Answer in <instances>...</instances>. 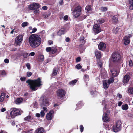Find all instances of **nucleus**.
Returning <instances> with one entry per match:
<instances>
[{
    "mask_svg": "<svg viewBox=\"0 0 133 133\" xmlns=\"http://www.w3.org/2000/svg\"><path fill=\"white\" fill-rule=\"evenodd\" d=\"M41 39L40 36L35 34L31 35L29 38V43L30 46L36 48L41 44Z\"/></svg>",
    "mask_w": 133,
    "mask_h": 133,
    "instance_id": "1",
    "label": "nucleus"
},
{
    "mask_svg": "<svg viewBox=\"0 0 133 133\" xmlns=\"http://www.w3.org/2000/svg\"><path fill=\"white\" fill-rule=\"evenodd\" d=\"M41 79L39 77L37 79H29L26 82L28 84L30 88L32 91H35L37 90L38 88L42 85Z\"/></svg>",
    "mask_w": 133,
    "mask_h": 133,
    "instance_id": "2",
    "label": "nucleus"
},
{
    "mask_svg": "<svg viewBox=\"0 0 133 133\" xmlns=\"http://www.w3.org/2000/svg\"><path fill=\"white\" fill-rule=\"evenodd\" d=\"M10 115L12 118H14L16 116L21 115L23 113L22 110L19 109L11 108L10 110Z\"/></svg>",
    "mask_w": 133,
    "mask_h": 133,
    "instance_id": "3",
    "label": "nucleus"
},
{
    "mask_svg": "<svg viewBox=\"0 0 133 133\" xmlns=\"http://www.w3.org/2000/svg\"><path fill=\"white\" fill-rule=\"evenodd\" d=\"M111 58L113 62L118 63L120 60L121 55L120 54L117 52H114L111 55Z\"/></svg>",
    "mask_w": 133,
    "mask_h": 133,
    "instance_id": "4",
    "label": "nucleus"
},
{
    "mask_svg": "<svg viewBox=\"0 0 133 133\" xmlns=\"http://www.w3.org/2000/svg\"><path fill=\"white\" fill-rule=\"evenodd\" d=\"M122 123L121 121L119 120L116 122L115 125L112 127L113 131L115 132H117L120 131L121 129Z\"/></svg>",
    "mask_w": 133,
    "mask_h": 133,
    "instance_id": "5",
    "label": "nucleus"
},
{
    "mask_svg": "<svg viewBox=\"0 0 133 133\" xmlns=\"http://www.w3.org/2000/svg\"><path fill=\"white\" fill-rule=\"evenodd\" d=\"M82 8L80 6H78L76 7L73 11V16L76 18H78L81 15Z\"/></svg>",
    "mask_w": 133,
    "mask_h": 133,
    "instance_id": "6",
    "label": "nucleus"
},
{
    "mask_svg": "<svg viewBox=\"0 0 133 133\" xmlns=\"http://www.w3.org/2000/svg\"><path fill=\"white\" fill-rule=\"evenodd\" d=\"M56 92L57 96L60 98H62L64 97L66 94L65 90L62 89L57 90Z\"/></svg>",
    "mask_w": 133,
    "mask_h": 133,
    "instance_id": "7",
    "label": "nucleus"
},
{
    "mask_svg": "<svg viewBox=\"0 0 133 133\" xmlns=\"http://www.w3.org/2000/svg\"><path fill=\"white\" fill-rule=\"evenodd\" d=\"M93 29L95 35L98 34L101 31L100 25L97 24L94 25Z\"/></svg>",
    "mask_w": 133,
    "mask_h": 133,
    "instance_id": "8",
    "label": "nucleus"
},
{
    "mask_svg": "<svg viewBox=\"0 0 133 133\" xmlns=\"http://www.w3.org/2000/svg\"><path fill=\"white\" fill-rule=\"evenodd\" d=\"M40 5L38 3H33L30 4L28 6L29 9L31 10L38 9L40 8Z\"/></svg>",
    "mask_w": 133,
    "mask_h": 133,
    "instance_id": "9",
    "label": "nucleus"
},
{
    "mask_svg": "<svg viewBox=\"0 0 133 133\" xmlns=\"http://www.w3.org/2000/svg\"><path fill=\"white\" fill-rule=\"evenodd\" d=\"M23 36L22 35H19L16 37L15 43L16 45H19L20 44L23 40Z\"/></svg>",
    "mask_w": 133,
    "mask_h": 133,
    "instance_id": "10",
    "label": "nucleus"
},
{
    "mask_svg": "<svg viewBox=\"0 0 133 133\" xmlns=\"http://www.w3.org/2000/svg\"><path fill=\"white\" fill-rule=\"evenodd\" d=\"M101 77L103 79H105L107 78V72L105 69L100 70Z\"/></svg>",
    "mask_w": 133,
    "mask_h": 133,
    "instance_id": "11",
    "label": "nucleus"
},
{
    "mask_svg": "<svg viewBox=\"0 0 133 133\" xmlns=\"http://www.w3.org/2000/svg\"><path fill=\"white\" fill-rule=\"evenodd\" d=\"M130 76L129 75L126 74L123 77L122 82L124 84L126 85L128 84L130 80Z\"/></svg>",
    "mask_w": 133,
    "mask_h": 133,
    "instance_id": "12",
    "label": "nucleus"
},
{
    "mask_svg": "<svg viewBox=\"0 0 133 133\" xmlns=\"http://www.w3.org/2000/svg\"><path fill=\"white\" fill-rule=\"evenodd\" d=\"M106 47V44L103 42H100L98 46V48L99 50L104 51Z\"/></svg>",
    "mask_w": 133,
    "mask_h": 133,
    "instance_id": "13",
    "label": "nucleus"
},
{
    "mask_svg": "<svg viewBox=\"0 0 133 133\" xmlns=\"http://www.w3.org/2000/svg\"><path fill=\"white\" fill-rule=\"evenodd\" d=\"M54 111L53 110H51L46 115V118L48 120H51L52 118V114H54Z\"/></svg>",
    "mask_w": 133,
    "mask_h": 133,
    "instance_id": "14",
    "label": "nucleus"
},
{
    "mask_svg": "<svg viewBox=\"0 0 133 133\" xmlns=\"http://www.w3.org/2000/svg\"><path fill=\"white\" fill-rule=\"evenodd\" d=\"M101 53V51L96 50L95 51V54L96 58L97 59H100L102 57Z\"/></svg>",
    "mask_w": 133,
    "mask_h": 133,
    "instance_id": "15",
    "label": "nucleus"
},
{
    "mask_svg": "<svg viewBox=\"0 0 133 133\" xmlns=\"http://www.w3.org/2000/svg\"><path fill=\"white\" fill-rule=\"evenodd\" d=\"M66 30L64 28H61L57 33V35L59 36H61L64 34L65 33Z\"/></svg>",
    "mask_w": 133,
    "mask_h": 133,
    "instance_id": "16",
    "label": "nucleus"
},
{
    "mask_svg": "<svg viewBox=\"0 0 133 133\" xmlns=\"http://www.w3.org/2000/svg\"><path fill=\"white\" fill-rule=\"evenodd\" d=\"M110 71L112 74V77H115L117 76L119 74V71H117L116 70H111Z\"/></svg>",
    "mask_w": 133,
    "mask_h": 133,
    "instance_id": "17",
    "label": "nucleus"
},
{
    "mask_svg": "<svg viewBox=\"0 0 133 133\" xmlns=\"http://www.w3.org/2000/svg\"><path fill=\"white\" fill-rule=\"evenodd\" d=\"M109 85L108 84L107 80H104L103 81V87L105 90L107 89L109 87Z\"/></svg>",
    "mask_w": 133,
    "mask_h": 133,
    "instance_id": "18",
    "label": "nucleus"
},
{
    "mask_svg": "<svg viewBox=\"0 0 133 133\" xmlns=\"http://www.w3.org/2000/svg\"><path fill=\"white\" fill-rule=\"evenodd\" d=\"M116 15H114L111 18V21L113 24L117 23L118 21V18L116 17Z\"/></svg>",
    "mask_w": 133,
    "mask_h": 133,
    "instance_id": "19",
    "label": "nucleus"
},
{
    "mask_svg": "<svg viewBox=\"0 0 133 133\" xmlns=\"http://www.w3.org/2000/svg\"><path fill=\"white\" fill-rule=\"evenodd\" d=\"M44 130L42 127L37 128L35 130V133H44Z\"/></svg>",
    "mask_w": 133,
    "mask_h": 133,
    "instance_id": "20",
    "label": "nucleus"
},
{
    "mask_svg": "<svg viewBox=\"0 0 133 133\" xmlns=\"http://www.w3.org/2000/svg\"><path fill=\"white\" fill-rule=\"evenodd\" d=\"M84 39L85 38L84 36H83L81 37L80 39V42L82 44L79 45V47H81L84 45L85 42V41L84 40Z\"/></svg>",
    "mask_w": 133,
    "mask_h": 133,
    "instance_id": "21",
    "label": "nucleus"
},
{
    "mask_svg": "<svg viewBox=\"0 0 133 133\" xmlns=\"http://www.w3.org/2000/svg\"><path fill=\"white\" fill-rule=\"evenodd\" d=\"M103 119L104 122H107L109 121V118L106 112L104 113L103 115Z\"/></svg>",
    "mask_w": 133,
    "mask_h": 133,
    "instance_id": "22",
    "label": "nucleus"
},
{
    "mask_svg": "<svg viewBox=\"0 0 133 133\" xmlns=\"http://www.w3.org/2000/svg\"><path fill=\"white\" fill-rule=\"evenodd\" d=\"M23 99L22 98L20 97L17 98L15 101V103L17 104H19L22 102Z\"/></svg>",
    "mask_w": 133,
    "mask_h": 133,
    "instance_id": "23",
    "label": "nucleus"
},
{
    "mask_svg": "<svg viewBox=\"0 0 133 133\" xmlns=\"http://www.w3.org/2000/svg\"><path fill=\"white\" fill-rule=\"evenodd\" d=\"M129 39L127 37H125L124 39V44L125 45H128L130 43Z\"/></svg>",
    "mask_w": 133,
    "mask_h": 133,
    "instance_id": "24",
    "label": "nucleus"
},
{
    "mask_svg": "<svg viewBox=\"0 0 133 133\" xmlns=\"http://www.w3.org/2000/svg\"><path fill=\"white\" fill-rule=\"evenodd\" d=\"M32 118L30 115H28L25 117L24 119L26 121L30 122L32 119Z\"/></svg>",
    "mask_w": 133,
    "mask_h": 133,
    "instance_id": "25",
    "label": "nucleus"
},
{
    "mask_svg": "<svg viewBox=\"0 0 133 133\" xmlns=\"http://www.w3.org/2000/svg\"><path fill=\"white\" fill-rule=\"evenodd\" d=\"M51 53L52 54H55L57 52V50L55 47H52Z\"/></svg>",
    "mask_w": 133,
    "mask_h": 133,
    "instance_id": "26",
    "label": "nucleus"
},
{
    "mask_svg": "<svg viewBox=\"0 0 133 133\" xmlns=\"http://www.w3.org/2000/svg\"><path fill=\"white\" fill-rule=\"evenodd\" d=\"M58 70V69L57 68L55 67L54 68L52 73L53 75H56L57 74Z\"/></svg>",
    "mask_w": 133,
    "mask_h": 133,
    "instance_id": "27",
    "label": "nucleus"
},
{
    "mask_svg": "<svg viewBox=\"0 0 133 133\" xmlns=\"http://www.w3.org/2000/svg\"><path fill=\"white\" fill-rule=\"evenodd\" d=\"M115 80V79L114 77H111L108 79V80H107L108 82V84H110L111 83H113Z\"/></svg>",
    "mask_w": 133,
    "mask_h": 133,
    "instance_id": "28",
    "label": "nucleus"
},
{
    "mask_svg": "<svg viewBox=\"0 0 133 133\" xmlns=\"http://www.w3.org/2000/svg\"><path fill=\"white\" fill-rule=\"evenodd\" d=\"M77 81V80L75 79L70 82L69 83V84L70 85H74Z\"/></svg>",
    "mask_w": 133,
    "mask_h": 133,
    "instance_id": "29",
    "label": "nucleus"
},
{
    "mask_svg": "<svg viewBox=\"0 0 133 133\" xmlns=\"http://www.w3.org/2000/svg\"><path fill=\"white\" fill-rule=\"evenodd\" d=\"M129 2L130 5L129 8L130 10H133V1H129Z\"/></svg>",
    "mask_w": 133,
    "mask_h": 133,
    "instance_id": "30",
    "label": "nucleus"
},
{
    "mask_svg": "<svg viewBox=\"0 0 133 133\" xmlns=\"http://www.w3.org/2000/svg\"><path fill=\"white\" fill-rule=\"evenodd\" d=\"M79 17V19L80 21H82L84 19L87 17V16L84 15L83 14H81V15Z\"/></svg>",
    "mask_w": 133,
    "mask_h": 133,
    "instance_id": "31",
    "label": "nucleus"
},
{
    "mask_svg": "<svg viewBox=\"0 0 133 133\" xmlns=\"http://www.w3.org/2000/svg\"><path fill=\"white\" fill-rule=\"evenodd\" d=\"M129 107L128 105L127 104H125L122 106V110H127L128 109Z\"/></svg>",
    "mask_w": 133,
    "mask_h": 133,
    "instance_id": "32",
    "label": "nucleus"
},
{
    "mask_svg": "<svg viewBox=\"0 0 133 133\" xmlns=\"http://www.w3.org/2000/svg\"><path fill=\"white\" fill-rule=\"evenodd\" d=\"M85 10L87 11V12L91 11L92 9L91 8V5H87L85 8Z\"/></svg>",
    "mask_w": 133,
    "mask_h": 133,
    "instance_id": "33",
    "label": "nucleus"
},
{
    "mask_svg": "<svg viewBox=\"0 0 133 133\" xmlns=\"http://www.w3.org/2000/svg\"><path fill=\"white\" fill-rule=\"evenodd\" d=\"M98 92L96 90L94 91H90V94L91 95L93 96H94L95 95L96 96L97 95Z\"/></svg>",
    "mask_w": 133,
    "mask_h": 133,
    "instance_id": "34",
    "label": "nucleus"
},
{
    "mask_svg": "<svg viewBox=\"0 0 133 133\" xmlns=\"http://www.w3.org/2000/svg\"><path fill=\"white\" fill-rule=\"evenodd\" d=\"M83 78L85 81H88L89 79V75L86 74L84 75Z\"/></svg>",
    "mask_w": 133,
    "mask_h": 133,
    "instance_id": "35",
    "label": "nucleus"
},
{
    "mask_svg": "<svg viewBox=\"0 0 133 133\" xmlns=\"http://www.w3.org/2000/svg\"><path fill=\"white\" fill-rule=\"evenodd\" d=\"M105 22L104 19L103 18L99 19L97 21V22L99 24H102Z\"/></svg>",
    "mask_w": 133,
    "mask_h": 133,
    "instance_id": "36",
    "label": "nucleus"
},
{
    "mask_svg": "<svg viewBox=\"0 0 133 133\" xmlns=\"http://www.w3.org/2000/svg\"><path fill=\"white\" fill-rule=\"evenodd\" d=\"M102 65L103 64L101 62H99L98 64V66L100 70L104 69L102 67Z\"/></svg>",
    "mask_w": 133,
    "mask_h": 133,
    "instance_id": "37",
    "label": "nucleus"
},
{
    "mask_svg": "<svg viewBox=\"0 0 133 133\" xmlns=\"http://www.w3.org/2000/svg\"><path fill=\"white\" fill-rule=\"evenodd\" d=\"M128 92L130 94H133V88H129L128 90Z\"/></svg>",
    "mask_w": 133,
    "mask_h": 133,
    "instance_id": "38",
    "label": "nucleus"
},
{
    "mask_svg": "<svg viewBox=\"0 0 133 133\" xmlns=\"http://www.w3.org/2000/svg\"><path fill=\"white\" fill-rule=\"evenodd\" d=\"M39 58L41 61H43L44 59V57L43 55H40L39 56Z\"/></svg>",
    "mask_w": 133,
    "mask_h": 133,
    "instance_id": "39",
    "label": "nucleus"
},
{
    "mask_svg": "<svg viewBox=\"0 0 133 133\" xmlns=\"http://www.w3.org/2000/svg\"><path fill=\"white\" fill-rule=\"evenodd\" d=\"M3 94L2 93L1 94L0 97V101L1 102H2L4 100V95H2Z\"/></svg>",
    "mask_w": 133,
    "mask_h": 133,
    "instance_id": "40",
    "label": "nucleus"
},
{
    "mask_svg": "<svg viewBox=\"0 0 133 133\" xmlns=\"http://www.w3.org/2000/svg\"><path fill=\"white\" fill-rule=\"evenodd\" d=\"M75 68L78 69H82V66H81L80 64H78L76 65L75 66Z\"/></svg>",
    "mask_w": 133,
    "mask_h": 133,
    "instance_id": "41",
    "label": "nucleus"
},
{
    "mask_svg": "<svg viewBox=\"0 0 133 133\" xmlns=\"http://www.w3.org/2000/svg\"><path fill=\"white\" fill-rule=\"evenodd\" d=\"M101 10L102 11L104 12L107 10V8L106 7H101Z\"/></svg>",
    "mask_w": 133,
    "mask_h": 133,
    "instance_id": "42",
    "label": "nucleus"
},
{
    "mask_svg": "<svg viewBox=\"0 0 133 133\" xmlns=\"http://www.w3.org/2000/svg\"><path fill=\"white\" fill-rule=\"evenodd\" d=\"M28 23L26 22H23L22 24V27H25L28 25Z\"/></svg>",
    "mask_w": 133,
    "mask_h": 133,
    "instance_id": "43",
    "label": "nucleus"
},
{
    "mask_svg": "<svg viewBox=\"0 0 133 133\" xmlns=\"http://www.w3.org/2000/svg\"><path fill=\"white\" fill-rule=\"evenodd\" d=\"M52 48L51 47H48L46 49V50L47 52H50L51 53Z\"/></svg>",
    "mask_w": 133,
    "mask_h": 133,
    "instance_id": "44",
    "label": "nucleus"
},
{
    "mask_svg": "<svg viewBox=\"0 0 133 133\" xmlns=\"http://www.w3.org/2000/svg\"><path fill=\"white\" fill-rule=\"evenodd\" d=\"M119 29L118 27H116L115 29L113 30V32L115 34L117 33L119 31Z\"/></svg>",
    "mask_w": 133,
    "mask_h": 133,
    "instance_id": "45",
    "label": "nucleus"
},
{
    "mask_svg": "<svg viewBox=\"0 0 133 133\" xmlns=\"http://www.w3.org/2000/svg\"><path fill=\"white\" fill-rule=\"evenodd\" d=\"M83 103L82 101H80L78 102V103L76 104L77 106L78 107H81L83 105Z\"/></svg>",
    "mask_w": 133,
    "mask_h": 133,
    "instance_id": "46",
    "label": "nucleus"
},
{
    "mask_svg": "<svg viewBox=\"0 0 133 133\" xmlns=\"http://www.w3.org/2000/svg\"><path fill=\"white\" fill-rule=\"evenodd\" d=\"M23 56L24 58H27L29 56L28 53H23Z\"/></svg>",
    "mask_w": 133,
    "mask_h": 133,
    "instance_id": "47",
    "label": "nucleus"
},
{
    "mask_svg": "<svg viewBox=\"0 0 133 133\" xmlns=\"http://www.w3.org/2000/svg\"><path fill=\"white\" fill-rule=\"evenodd\" d=\"M6 74V72L4 70H1L0 71V75H4Z\"/></svg>",
    "mask_w": 133,
    "mask_h": 133,
    "instance_id": "48",
    "label": "nucleus"
},
{
    "mask_svg": "<svg viewBox=\"0 0 133 133\" xmlns=\"http://www.w3.org/2000/svg\"><path fill=\"white\" fill-rule=\"evenodd\" d=\"M84 127L82 125H81L80 126V129L81 132H83L84 130Z\"/></svg>",
    "mask_w": 133,
    "mask_h": 133,
    "instance_id": "49",
    "label": "nucleus"
},
{
    "mask_svg": "<svg viewBox=\"0 0 133 133\" xmlns=\"http://www.w3.org/2000/svg\"><path fill=\"white\" fill-rule=\"evenodd\" d=\"M81 60V58L80 57H77L76 59V62H80Z\"/></svg>",
    "mask_w": 133,
    "mask_h": 133,
    "instance_id": "50",
    "label": "nucleus"
},
{
    "mask_svg": "<svg viewBox=\"0 0 133 133\" xmlns=\"http://www.w3.org/2000/svg\"><path fill=\"white\" fill-rule=\"evenodd\" d=\"M26 65L27 66V68L29 69L30 70L31 69V67H30V64L29 63H28L27 64H26Z\"/></svg>",
    "mask_w": 133,
    "mask_h": 133,
    "instance_id": "51",
    "label": "nucleus"
},
{
    "mask_svg": "<svg viewBox=\"0 0 133 133\" xmlns=\"http://www.w3.org/2000/svg\"><path fill=\"white\" fill-rule=\"evenodd\" d=\"M32 73L30 72H28L27 73L26 75L27 76L29 77L32 75Z\"/></svg>",
    "mask_w": 133,
    "mask_h": 133,
    "instance_id": "52",
    "label": "nucleus"
},
{
    "mask_svg": "<svg viewBox=\"0 0 133 133\" xmlns=\"http://www.w3.org/2000/svg\"><path fill=\"white\" fill-rule=\"evenodd\" d=\"M51 61V60L50 58H48L46 60H45V61L44 62L45 64H46L47 63H48L50 62Z\"/></svg>",
    "mask_w": 133,
    "mask_h": 133,
    "instance_id": "53",
    "label": "nucleus"
},
{
    "mask_svg": "<svg viewBox=\"0 0 133 133\" xmlns=\"http://www.w3.org/2000/svg\"><path fill=\"white\" fill-rule=\"evenodd\" d=\"M34 10V14H37L39 13V10L37 9L35 10Z\"/></svg>",
    "mask_w": 133,
    "mask_h": 133,
    "instance_id": "54",
    "label": "nucleus"
},
{
    "mask_svg": "<svg viewBox=\"0 0 133 133\" xmlns=\"http://www.w3.org/2000/svg\"><path fill=\"white\" fill-rule=\"evenodd\" d=\"M129 65L130 66H131L133 65V63L132 61V60H131V59H130V60L129 61Z\"/></svg>",
    "mask_w": 133,
    "mask_h": 133,
    "instance_id": "55",
    "label": "nucleus"
},
{
    "mask_svg": "<svg viewBox=\"0 0 133 133\" xmlns=\"http://www.w3.org/2000/svg\"><path fill=\"white\" fill-rule=\"evenodd\" d=\"M45 115V113L42 110L41 112V117H43Z\"/></svg>",
    "mask_w": 133,
    "mask_h": 133,
    "instance_id": "56",
    "label": "nucleus"
},
{
    "mask_svg": "<svg viewBox=\"0 0 133 133\" xmlns=\"http://www.w3.org/2000/svg\"><path fill=\"white\" fill-rule=\"evenodd\" d=\"M48 43L49 45L53 44V41L51 40H49L48 41Z\"/></svg>",
    "mask_w": 133,
    "mask_h": 133,
    "instance_id": "57",
    "label": "nucleus"
},
{
    "mask_svg": "<svg viewBox=\"0 0 133 133\" xmlns=\"http://www.w3.org/2000/svg\"><path fill=\"white\" fill-rule=\"evenodd\" d=\"M26 79V77H22L20 78V80L21 81H25Z\"/></svg>",
    "mask_w": 133,
    "mask_h": 133,
    "instance_id": "58",
    "label": "nucleus"
},
{
    "mask_svg": "<svg viewBox=\"0 0 133 133\" xmlns=\"http://www.w3.org/2000/svg\"><path fill=\"white\" fill-rule=\"evenodd\" d=\"M37 29L36 28H34L32 29V31L31 33H34L37 31Z\"/></svg>",
    "mask_w": 133,
    "mask_h": 133,
    "instance_id": "59",
    "label": "nucleus"
},
{
    "mask_svg": "<svg viewBox=\"0 0 133 133\" xmlns=\"http://www.w3.org/2000/svg\"><path fill=\"white\" fill-rule=\"evenodd\" d=\"M68 16L67 15H65V16L63 18L64 19V20H65L66 21L68 20Z\"/></svg>",
    "mask_w": 133,
    "mask_h": 133,
    "instance_id": "60",
    "label": "nucleus"
},
{
    "mask_svg": "<svg viewBox=\"0 0 133 133\" xmlns=\"http://www.w3.org/2000/svg\"><path fill=\"white\" fill-rule=\"evenodd\" d=\"M65 41L67 42H69L70 41V39L69 37H67L65 39Z\"/></svg>",
    "mask_w": 133,
    "mask_h": 133,
    "instance_id": "61",
    "label": "nucleus"
},
{
    "mask_svg": "<svg viewBox=\"0 0 133 133\" xmlns=\"http://www.w3.org/2000/svg\"><path fill=\"white\" fill-rule=\"evenodd\" d=\"M4 62L5 63H9V60L8 59L6 58L4 60Z\"/></svg>",
    "mask_w": 133,
    "mask_h": 133,
    "instance_id": "62",
    "label": "nucleus"
},
{
    "mask_svg": "<svg viewBox=\"0 0 133 133\" xmlns=\"http://www.w3.org/2000/svg\"><path fill=\"white\" fill-rule=\"evenodd\" d=\"M35 55V53L34 52H31L29 55V56H33Z\"/></svg>",
    "mask_w": 133,
    "mask_h": 133,
    "instance_id": "63",
    "label": "nucleus"
},
{
    "mask_svg": "<svg viewBox=\"0 0 133 133\" xmlns=\"http://www.w3.org/2000/svg\"><path fill=\"white\" fill-rule=\"evenodd\" d=\"M123 104L122 102L121 101H120L118 102V105L119 107L121 106Z\"/></svg>",
    "mask_w": 133,
    "mask_h": 133,
    "instance_id": "64",
    "label": "nucleus"
}]
</instances>
